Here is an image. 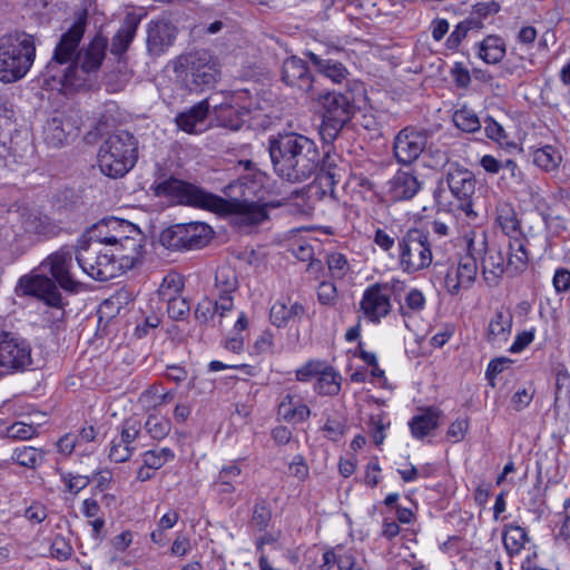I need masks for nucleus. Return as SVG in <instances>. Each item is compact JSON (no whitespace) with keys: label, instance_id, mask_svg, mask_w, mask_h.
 Listing matches in <instances>:
<instances>
[{"label":"nucleus","instance_id":"obj_1","mask_svg":"<svg viewBox=\"0 0 570 570\" xmlns=\"http://www.w3.org/2000/svg\"><path fill=\"white\" fill-rule=\"evenodd\" d=\"M268 151L275 174L289 183H302L314 174L322 195L335 198V187L341 183L344 169L341 156L332 145L324 146L321 156L316 142L301 134H278L269 139Z\"/></svg>","mask_w":570,"mask_h":570},{"label":"nucleus","instance_id":"obj_2","mask_svg":"<svg viewBox=\"0 0 570 570\" xmlns=\"http://www.w3.org/2000/svg\"><path fill=\"white\" fill-rule=\"evenodd\" d=\"M86 29V20H76L60 36L52 57L46 66V80H52L65 90L77 91L90 88L106 57L108 40L97 35L82 48L80 41Z\"/></svg>","mask_w":570,"mask_h":570},{"label":"nucleus","instance_id":"obj_3","mask_svg":"<svg viewBox=\"0 0 570 570\" xmlns=\"http://www.w3.org/2000/svg\"><path fill=\"white\" fill-rule=\"evenodd\" d=\"M73 257L76 250L70 246H62L47 256L39 265V268L47 274H29L19 278L17 292L22 296L35 297L51 308L62 311L68 302L63 299L60 288L76 294L81 289V283L75 278L72 273Z\"/></svg>","mask_w":570,"mask_h":570},{"label":"nucleus","instance_id":"obj_4","mask_svg":"<svg viewBox=\"0 0 570 570\" xmlns=\"http://www.w3.org/2000/svg\"><path fill=\"white\" fill-rule=\"evenodd\" d=\"M253 183L233 180L226 185L223 193L227 198L206 191V209L219 214L235 216L239 226H257L268 219L267 204H261L250 198Z\"/></svg>","mask_w":570,"mask_h":570},{"label":"nucleus","instance_id":"obj_5","mask_svg":"<svg viewBox=\"0 0 570 570\" xmlns=\"http://www.w3.org/2000/svg\"><path fill=\"white\" fill-rule=\"evenodd\" d=\"M138 160V140L128 130H116L100 145L98 166L110 178L125 176Z\"/></svg>","mask_w":570,"mask_h":570},{"label":"nucleus","instance_id":"obj_6","mask_svg":"<svg viewBox=\"0 0 570 570\" xmlns=\"http://www.w3.org/2000/svg\"><path fill=\"white\" fill-rule=\"evenodd\" d=\"M36 57L35 39L26 32H14L0 39V81L11 83L22 79Z\"/></svg>","mask_w":570,"mask_h":570},{"label":"nucleus","instance_id":"obj_7","mask_svg":"<svg viewBox=\"0 0 570 570\" xmlns=\"http://www.w3.org/2000/svg\"><path fill=\"white\" fill-rule=\"evenodd\" d=\"M322 107L320 135L325 145H333L342 129L355 114L354 97L351 92L324 91L311 95Z\"/></svg>","mask_w":570,"mask_h":570},{"label":"nucleus","instance_id":"obj_8","mask_svg":"<svg viewBox=\"0 0 570 570\" xmlns=\"http://www.w3.org/2000/svg\"><path fill=\"white\" fill-rule=\"evenodd\" d=\"M110 249L125 268H134L142 263L146 236L129 220L111 216Z\"/></svg>","mask_w":570,"mask_h":570},{"label":"nucleus","instance_id":"obj_9","mask_svg":"<svg viewBox=\"0 0 570 570\" xmlns=\"http://www.w3.org/2000/svg\"><path fill=\"white\" fill-rule=\"evenodd\" d=\"M174 71L181 86L195 92L209 89L217 81L218 71L206 51L181 55L175 62Z\"/></svg>","mask_w":570,"mask_h":570},{"label":"nucleus","instance_id":"obj_10","mask_svg":"<svg viewBox=\"0 0 570 570\" xmlns=\"http://www.w3.org/2000/svg\"><path fill=\"white\" fill-rule=\"evenodd\" d=\"M76 261L83 273L99 282H107L130 269L122 267L116 252L106 247H76Z\"/></svg>","mask_w":570,"mask_h":570},{"label":"nucleus","instance_id":"obj_11","mask_svg":"<svg viewBox=\"0 0 570 570\" xmlns=\"http://www.w3.org/2000/svg\"><path fill=\"white\" fill-rule=\"evenodd\" d=\"M213 237L209 225L200 222L175 224L159 235V243L169 250L185 252L205 247Z\"/></svg>","mask_w":570,"mask_h":570},{"label":"nucleus","instance_id":"obj_12","mask_svg":"<svg viewBox=\"0 0 570 570\" xmlns=\"http://www.w3.org/2000/svg\"><path fill=\"white\" fill-rule=\"evenodd\" d=\"M151 189L157 197H165L177 204L206 209V190L191 183L168 175L158 168Z\"/></svg>","mask_w":570,"mask_h":570},{"label":"nucleus","instance_id":"obj_13","mask_svg":"<svg viewBox=\"0 0 570 570\" xmlns=\"http://www.w3.org/2000/svg\"><path fill=\"white\" fill-rule=\"evenodd\" d=\"M400 267L404 273L414 274L428 268L433 259L429 233L411 228L399 238Z\"/></svg>","mask_w":570,"mask_h":570},{"label":"nucleus","instance_id":"obj_14","mask_svg":"<svg viewBox=\"0 0 570 570\" xmlns=\"http://www.w3.org/2000/svg\"><path fill=\"white\" fill-rule=\"evenodd\" d=\"M252 97L247 89L233 91L229 98L214 106L217 125L230 130H239L250 119Z\"/></svg>","mask_w":570,"mask_h":570},{"label":"nucleus","instance_id":"obj_15","mask_svg":"<svg viewBox=\"0 0 570 570\" xmlns=\"http://www.w3.org/2000/svg\"><path fill=\"white\" fill-rule=\"evenodd\" d=\"M32 363L30 343L16 333H0V371L2 376L24 371Z\"/></svg>","mask_w":570,"mask_h":570},{"label":"nucleus","instance_id":"obj_16","mask_svg":"<svg viewBox=\"0 0 570 570\" xmlns=\"http://www.w3.org/2000/svg\"><path fill=\"white\" fill-rule=\"evenodd\" d=\"M445 181L451 194L459 200V208L469 217H475L473 196L475 194V176L458 163H450L445 173Z\"/></svg>","mask_w":570,"mask_h":570},{"label":"nucleus","instance_id":"obj_17","mask_svg":"<svg viewBox=\"0 0 570 570\" xmlns=\"http://www.w3.org/2000/svg\"><path fill=\"white\" fill-rule=\"evenodd\" d=\"M469 250H474L478 259H481L482 276L489 286H497L507 269L504 256L495 246H489L487 236L483 235L479 243L469 242Z\"/></svg>","mask_w":570,"mask_h":570},{"label":"nucleus","instance_id":"obj_18","mask_svg":"<svg viewBox=\"0 0 570 570\" xmlns=\"http://www.w3.org/2000/svg\"><path fill=\"white\" fill-rule=\"evenodd\" d=\"M391 292L389 283H375L365 288L360 308L368 322L379 324L391 313Z\"/></svg>","mask_w":570,"mask_h":570},{"label":"nucleus","instance_id":"obj_19","mask_svg":"<svg viewBox=\"0 0 570 570\" xmlns=\"http://www.w3.org/2000/svg\"><path fill=\"white\" fill-rule=\"evenodd\" d=\"M430 134L425 129L405 127L394 138L393 151L397 163L410 165L426 148Z\"/></svg>","mask_w":570,"mask_h":570},{"label":"nucleus","instance_id":"obj_20","mask_svg":"<svg viewBox=\"0 0 570 570\" xmlns=\"http://www.w3.org/2000/svg\"><path fill=\"white\" fill-rule=\"evenodd\" d=\"M478 257L474 250L460 257L455 267H451L445 275V287L450 295L455 296L461 289H469L478 276Z\"/></svg>","mask_w":570,"mask_h":570},{"label":"nucleus","instance_id":"obj_21","mask_svg":"<svg viewBox=\"0 0 570 570\" xmlns=\"http://www.w3.org/2000/svg\"><path fill=\"white\" fill-rule=\"evenodd\" d=\"M282 80L289 87L314 95L315 79L307 63L296 56L288 57L284 60L282 66Z\"/></svg>","mask_w":570,"mask_h":570},{"label":"nucleus","instance_id":"obj_22","mask_svg":"<svg viewBox=\"0 0 570 570\" xmlns=\"http://www.w3.org/2000/svg\"><path fill=\"white\" fill-rule=\"evenodd\" d=\"M20 224L24 234L37 240L49 239L59 233V226L46 214L37 210L22 208Z\"/></svg>","mask_w":570,"mask_h":570},{"label":"nucleus","instance_id":"obj_23","mask_svg":"<svg viewBox=\"0 0 570 570\" xmlns=\"http://www.w3.org/2000/svg\"><path fill=\"white\" fill-rule=\"evenodd\" d=\"M422 181L412 170L399 169L386 183V196L390 200H411L422 188Z\"/></svg>","mask_w":570,"mask_h":570},{"label":"nucleus","instance_id":"obj_24","mask_svg":"<svg viewBox=\"0 0 570 570\" xmlns=\"http://www.w3.org/2000/svg\"><path fill=\"white\" fill-rule=\"evenodd\" d=\"M238 277L235 269L229 266H222L215 273L213 295L218 302V308L223 312H230L234 308V293L238 289Z\"/></svg>","mask_w":570,"mask_h":570},{"label":"nucleus","instance_id":"obj_25","mask_svg":"<svg viewBox=\"0 0 570 570\" xmlns=\"http://www.w3.org/2000/svg\"><path fill=\"white\" fill-rule=\"evenodd\" d=\"M177 27L169 21H150L147 27V50L159 57L171 47L177 37Z\"/></svg>","mask_w":570,"mask_h":570},{"label":"nucleus","instance_id":"obj_26","mask_svg":"<svg viewBox=\"0 0 570 570\" xmlns=\"http://www.w3.org/2000/svg\"><path fill=\"white\" fill-rule=\"evenodd\" d=\"M277 416L286 423L299 424L308 420L311 410L297 396L286 393L278 403Z\"/></svg>","mask_w":570,"mask_h":570},{"label":"nucleus","instance_id":"obj_27","mask_svg":"<svg viewBox=\"0 0 570 570\" xmlns=\"http://www.w3.org/2000/svg\"><path fill=\"white\" fill-rule=\"evenodd\" d=\"M209 101L204 99L189 109L180 112L176 117V124L179 129L188 134L200 132L204 129L205 119L209 112Z\"/></svg>","mask_w":570,"mask_h":570},{"label":"nucleus","instance_id":"obj_28","mask_svg":"<svg viewBox=\"0 0 570 570\" xmlns=\"http://www.w3.org/2000/svg\"><path fill=\"white\" fill-rule=\"evenodd\" d=\"M512 323L513 315L509 309H497L488 326V342L501 347L511 334Z\"/></svg>","mask_w":570,"mask_h":570},{"label":"nucleus","instance_id":"obj_29","mask_svg":"<svg viewBox=\"0 0 570 570\" xmlns=\"http://www.w3.org/2000/svg\"><path fill=\"white\" fill-rule=\"evenodd\" d=\"M111 216L105 217L86 229L77 243V247L105 246L110 247Z\"/></svg>","mask_w":570,"mask_h":570},{"label":"nucleus","instance_id":"obj_30","mask_svg":"<svg viewBox=\"0 0 570 570\" xmlns=\"http://www.w3.org/2000/svg\"><path fill=\"white\" fill-rule=\"evenodd\" d=\"M306 57L315 66L317 71L333 82L341 83L348 75L346 67L332 58H322L321 56L307 51Z\"/></svg>","mask_w":570,"mask_h":570},{"label":"nucleus","instance_id":"obj_31","mask_svg":"<svg viewBox=\"0 0 570 570\" xmlns=\"http://www.w3.org/2000/svg\"><path fill=\"white\" fill-rule=\"evenodd\" d=\"M138 23L139 21L134 16L128 14L126 17L124 23L111 39L110 52L112 55L121 56L127 51L136 35Z\"/></svg>","mask_w":570,"mask_h":570},{"label":"nucleus","instance_id":"obj_32","mask_svg":"<svg viewBox=\"0 0 570 570\" xmlns=\"http://www.w3.org/2000/svg\"><path fill=\"white\" fill-rule=\"evenodd\" d=\"M72 126L69 121L53 117L47 121L43 128L45 141L48 146L59 148L67 141Z\"/></svg>","mask_w":570,"mask_h":570},{"label":"nucleus","instance_id":"obj_33","mask_svg":"<svg viewBox=\"0 0 570 570\" xmlns=\"http://www.w3.org/2000/svg\"><path fill=\"white\" fill-rule=\"evenodd\" d=\"M440 413L435 409H428L424 413L415 415L409 422L413 438L422 440L439 425Z\"/></svg>","mask_w":570,"mask_h":570},{"label":"nucleus","instance_id":"obj_34","mask_svg":"<svg viewBox=\"0 0 570 570\" xmlns=\"http://www.w3.org/2000/svg\"><path fill=\"white\" fill-rule=\"evenodd\" d=\"M510 254L508 257L507 271L512 275L520 274L528 265L529 256L527 252V239L523 237H515L510 242Z\"/></svg>","mask_w":570,"mask_h":570},{"label":"nucleus","instance_id":"obj_35","mask_svg":"<svg viewBox=\"0 0 570 570\" xmlns=\"http://www.w3.org/2000/svg\"><path fill=\"white\" fill-rule=\"evenodd\" d=\"M502 541L507 553L513 557L520 553L529 537L524 528L510 523L504 525Z\"/></svg>","mask_w":570,"mask_h":570},{"label":"nucleus","instance_id":"obj_36","mask_svg":"<svg viewBox=\"0 0 570 570\" xmlns=\"http://www.w3.org/2000/svg\"><path fill=\"white\" fill-rule=\"evenodd\" d=\"M342 376L332 366L326 365L318 375L314 391L321 395L334 396L341 391Z\"/></svg>","mask_w":570,"mask_h":570},{"label":"nucleus","instance_id":"obj_37","mask_svg":"<svg viewBox=\"0 0 570 570\" xmlns=\"http://www.w3.org/2000/svg\"><path fill=\"white\" fill-rule=\"evenodd\" d=\"M505 56V43L499 36H488L481 43L479 57L487 63H498Z\"/></svg>","mask_w":570,"mask_h":570},{"label":"nucleus","instance_id":"obj_38","mask_svg":"<svg viewBox=\"0 0 570 570\" xmlns=\"http://www.w3.org/2000/svg\"><path fill=\"white\" fill-rule=\"evenodd\" d=\"M46 452L28 445L17 446L11 455L13 462L19 464L20 466H24L28 469H36L45 460Z\"/></svg>","mask_w":570,"mask_h":570},{"label":"nucleus","instance_id":"obj_39","mask_svg":"<svg viewBox=\"0 0 570 570\" xmlns=\"http://www.w3.org/2000/svg\"><path fill=\"white\" fill-rule=\"evenodd\" d=\"M227 312L220 311L218 308V302L216 299L204 297L200 302H198L195 308V318L200 324H209L215 321V317H218V325H220L223 317Z\"/></svg>","mask_w":570,"mask_h":570},{"label":"nucleus","instance_id":"obj_40","mask_svg":"<svg viewBox=\"0 0 570 570\" xmlns=\"http://www.w3.org/2000/svg\"><path fill=\"white\" fill-rule=\"evenodd\" d=\"M562 157L551 145H546L533 151V163L546 171H551L560 165Z\"/></svg>","mask_w":570,"mask_h":570},{"label":"nucleus","instance_id":"obj_41","mask_svg":"<svg viewBox=\"0 0 570 570\" xmlns=\"http://www.w3.org/2000/svg\"><path fill=\"white\" fill-rule=\"evenodd\" d=\"M452 119L456 128L468 134L478 132L482 127L478 115L465 106L455 110Z\"/></svg>","mask_w":570,"mask_h":570},{"label":"nucleus","instance_id":"obj_42","mask_svg":"<svg viewBox=\"0 0 570 570\" xmlns=\"http://www.w3.org/2000/svg\"><path fill=\"white\" fill-rule=\"evenodd\" d=\"M272 521V507L265 498H257L250 522L258 531H265Z\"/></svg>","mask_w":570,"mask_h":570},{"label":"nucleus","instance_id":"obj_43","mask_svg":"<svg viewBox=\"0 0 570 570\" xmlns=\"http://www.w3.org/2000/svg\"><path fill=\"white\" fill-rule=\"evenodd\" d=\"M144 428L151 439L159 441L169 434L171 430V423L166 417L150 414L147 417Z\"/></svg>","mask_w":570,"mask_h":570},{"label":"nucleus","instance_id":"obj_44","mask_svg":"<svg viewBox=\"0 0 570 570\" xmlns=\"http://www.w3.org/2000/svg\"><path fill=\"white\" fill-rule=\"evenodd\" d=\"M141 429V421L136 416H130L122 421L120 434L117 438L129 448H135L132 443L140 436Z\"/></svg>","mask_w":570,"mask_h":570},{"label":"nucleus","instance_id":"obj_45","mask_svg":"<svg viewBox=\"0 0 570 570\" xmlns=\"http://www.w3.org/2000/svg\"><path fill=\"white\" fill-rule=\"evenodd\" d=\"M175 454L169 448H161L159 450H149L142 454L144 464L147 469L158 470L167 462L171 461Z\"/></svg>","mask_w":570,"mask_h":570},{"label":"nucleus","instance_id":"obj_46","mask_svg":"<svg viewBox=\"0 0 570 570\" xmlns=\"http://www.w3.org/2000/svg\"><path fill=\"white\" fill-rule=\"evenodd\" d=\"M497 220L505 234L518 232L520 228V222L517 218L514 209L504 204L498 209Z\"/></svg>","mask_w":570,"mask_h":570},{"label":"nucleus","instance_id":"obj_47","mask_svg":"<svg viewBox=\"0 0 570 570\" xmlns=\"http://www.w3.org/2000/svg\"><path fill=\"white\" fill-rule=\"evenodd\" d=\"M473 28H480V22L475 21L474 18H469L456 24L455 29L450 33L446 39V46L449 49H456L461 41L466 37L469 30Z\"/></svg>","mask_w":570,"mask_h":570},{"label":"nucleus","instance_id":"obj_48","mask_svg":"<svg viewBox=\"0 0 570 570\" xmlns=\"http://www.w3.org/2000/svg\"><path fill=\"white\" fill-rule=\"evenodd\" d=\"M327 267L334 279H342L350 271V264L346 256L342 253H330L326 258Z\"/></svg>","mask_w":570,"mask_h":570},{"label":"nucleus","instance_id":"obj_49","mask_svg":"<svg viewBox=\"0 0 570 570\" xmlns=\"http://www.w3.org/2000/svg\"><path fill=\"white\" fill-rule=\"evenodd\" d=\"M31 151V146L28 142L24 144L21 150L18 149L17 145L14 147L11 146L8 154L3 157L4 167L9 170H16L17 166L26 165Z\"/></svg>","mask_w":570,"mask_h":570},{"label":"nucleus","instance_id":"obj_50","mask_svg":"<svg viewBox=\"0 0 570 570\" xmlns=\"http://www.w3.org/2000/svg\"><path fill=\"white\" fill-rule=\"evenodd\" d=\"M165 301H167V313L170 318L181 321L189 314L190 304L186 298L170 296Z\"/></svg>","mask_w":570,"mask_h":570},{"label":"nucleus","instance_id":"obj_51","mask_svg":"<svg viewBox=\"0 0 570 570\" xmlns=\"http://www.w3.org/2000/svg\"><path fill=\"white\" fill-rule=\"evenodd\" d=\"M326 362L320 360H309L303 366L296 370V380L299 382H308L313 377H318L325 370Z\"/></svg>","mask_w":570,"mask_h":570},{"label":"nucleus","instance_id":"obj_52","mask_svg":"<svg viewBox=\"0 0 570 570\" xmlns=\"http://www.w3.org/2000/svg\"><path fill=\"white\" fill-rule=\"evenodd\" d=\"M184 283L177 275H167L164 277L163 283L158 289L161 299L169 298L170 296H179L183 291Z\"/></svg>","mask_w":570,"mask_h":570},{"label":"nucleus","instance_id":"obj_53","mask_svg":"<svg viewBox=\"0 0 570 570\" xmlns=\"http://www.w3.org/2000/svg\"><path fill=\"white\" fill-rule=\"evenodd\" d=\"M136 448H129L125 443L120 442L119 438H114L109 450V459L115 463L127 462Z\"/></svg>","mask_w":570,"mask_h":570},{"label":"nucleus","instance_id":"obj_54","mask_svg":"<svg viewBox=\"0 0 570 570\" xmlns=\"http://www.w3.org/2000/svg\"><path fill=\"white\" fill-rule=\"evenodd\" d=\"M269 318L273 325L277 327H285L291 321V314H288V306L281 301L275 302L269 312Z\"/></svg>","mask_w":570,"mask_h":570},{"label":"nucleus","instance_id":"obj_55","mask_svg":"<svg viewBox=\"0 0 570 570\" xmlns=\"http://www.w3.org/2000/svg\"><path fill=\"white\" fill-rule=\"evenodd\" d=\"M501 10V6L499 2L490 1V2H478L473 6L471 17L474 18L475 21L480 22V27L482 26L481 20L485 19L491 14H495Z\"/></svg>","mask_w":570,"mask_h":570},{"label":"nucleus","instance_id":"obj_56","mask_svg":"<svg viewBox=\"0 0 570 570\" xmlns=\"http://www.w3.org/2000/svg\"><path fill=\"white\" fill-rule=\"evenodd\" d=\"M317 299L322 305H334L337 299V289L334 283L323 281L317 288Z\"/></svg>","mask_w":570,"mask_h":570},{"label":"nucleus","instance_id":"obj_57","mask_svg":"<svg viewBox=\"0 0 570 570\" xmlns=\"http://www.w3.org/2000/svg\"><path fill=\"white\" fill-rule=\"evenodd\" d=\"M36 433V429L23 422H16L7 430V436L13 440H28Z\"/></svg>","mask_w":570,"mask_h":570},{"label":"nucleus","instance_id":"obj_58","mask_svg":"<svg viewBox=\"0 0 570 570\" xmlns=\"http://www.w3.org/2000/svg\"><path fill=\"white\" fill-rule=\"evenodd\" d=\"M502 170L504 171L502 175L503 180H509V183L514 185L523 183L524 175L514 160L505 159L502 165Z\"/></svg>","mask_w":570,"mask_h":570},{"label":"nucleus","instance_id":"obj_59","mask_svg":"<svg viewBox=\"0 0 570 570\" xmlns=\"http://www.w3.org/2000/svg\"><path fill=\"white\" fill-rule=\"evenodd\" d=\"M62 481L69 492L77 494L80 490L88 487L91 479L87 475H72L71 473H66L62 475Z\"/></svg>","mask_w":570,"mask_h":570},{"label":"nucleus","instance_id":"obj_60","mask_svg":"<svg viewBox=\"0 0 570 570\" xmlns=\"http://www.w3.org/2000/svg\"><path fill=\"white\" fill-rule=\"evenodd\" d=\"M534 395V390L531 387H524L518 390L511 399L512 407L515 411H522L529 406Z\"/></svg>","mask_w":570,"mask_h":570},{"label":"nucleus","instance_id":"obj_61","mask_svg":"<svg viewBox=\"0 0 570 570\" xmlns=\"http://www.w3.org/2000/svg\"><path fill=\"white\" fill-rule=\"evenodd\" d=\"M451 76L456 87L468 88L471 83V75L462 62H455L451 69Z\"/></svg>","mask_w":570,"mask_h":570},{"label":"nucleus","instance_id":"obj_62","mask_svg":"<svg viewBox=\"0 0 570 570\" xmlns=\"http://www.w3.org/2000/svg\"><path fill=\"white\" fill-rule=\"evenodd\" d=\"M552 284L558 294L568 292L570 289V269L564 267L557 268L552 278Z\"/></svg>","mask_w":570,"mask_h":570},{"label":"nucleus","instance_id":"obj_63","mask_svg":"<svg viewBox=\"0 0 570 570\" xmlns=\"http://www.w3.org/2000/svg\"><path fill=\"white\" fill-rule=\"evenodd\" d=\"M405 307L412 313H419L425 307V297L423 293L417 288H412L405 295Z\"/></svg>","mask_w":570,"mask_h":570},{"label":"nucleus","instance_id":"obj_64","mask_svg":"<svg viewBox=\"0 0 570 570\" xmlns=\"http://www.w3.org/2000/svg\"><path fill=\"white\" fill-rule=\"evenodd\" d=\"M484 122V131L487 137L499 144H503V141L508 137L503 127L499 122H497L492 117H488Z\"/></svg>","mask_w":570,"mask_h":570}]
</instances>
